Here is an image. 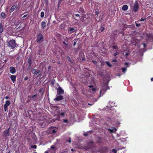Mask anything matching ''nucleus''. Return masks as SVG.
<instances>
[{"label": "nucleus", "mask_w": 153, "mask_h": 153, "mask_svg": "<svg viewBox=\"0 0 153 153\" xmlns=\"http://www.w3.org/2000/svg\"><path fill=\"white\" fill-rule=\"evenodd\" d=\"M10 72L12 74H14L16 72V70L15 68L13 67H10Z\"/></svg>", "instance_id": "nucleus-10"}, {"label": "nucleus", "mask_w": 153, "mask_h": 153, "mask_svg": "<svg viewBox=\"0 0 153 153\" xmlns=\"http://www.w3.org/2000/svg\"><path fill=\"white\" fill-rule=\"evenodd\" d=\"M129 51H127V52H126L125 51H124L123 52V54L124 56H127L129 54Z\"/></svg>", "instance_id": "nucleus-22"}, {"label": "nucleus", "mask_w": 153, "mask_h": 153, "mask_svg": "<svg viewBox=\"0 0 153 153\" xmlns=\"http://www.w3.org/2000/svg\"><path fill=\"white\" fill-rule=\"evenodd\" d=\"M119 54V53L118 52H117V51H116V52L115 53H114L113 54V56H116L117 55H118Z\"/></svg>", "instance_id": "nucleus-29"}, {"label": "nucleus", "mask_w": 153, "mask_h": 153, "mask_svg": "<svg viewBox=\"0 0 153 153\" xmlns=\"http://www.w3.org/2000/svg\"><path fill=\"white\" fill-rule=\"evenodd\" d=\"M45 153H49L47 151H46L45 152Z\"/></svg>", "instance_id": "nucleus-64"}, {"label": "nucleus", "mask_w": 153, "mask_h": 153, "mask_svg": "<svg viewBox=\"0 0 153 153\" xmlns=\"http://www.w3.org/2000/svg\"><path fill=\"white\" fill-rule=\"evenodd\" d=\"M95 13L96 16H98V15L99 13V10L98 9H96L95 10Z\"/></svg>", "instance_id": "nucleus-23"}, {"label": "nucleus", "mask_w": 153, "mask_h": 153, "mask_svg": "<svg viewBox=\"0 0 153 153\" xmlns=\"http://www.w3.org/2000/svg\"><path fill=\"white\" fill-rule=\"evenodd\" d=\"M64 93V91L61 87H60L57 89V95L63 94Z\"/></svg>", "instance_id": "nucleus-6"}, {"label": "nucleus", "mask_w": 153, "mask_h": 153, "mask_svg": "<svg viewBox=\"0 0 153 153\" xmlns=\"http://www.w3.org/2000/svg\"><path fill=\"white\" fill-rule=\"evenodd\" d=\"M67 58L68 59V61L69 62H71V59L70 57L69 56H68L67 57Z\"/></svg>", "instance_id": "nucleus-35"}, {"label": "nucleus", "mask_w": 153, "mask_h": 153, "mask_svg": "<svg viewBox=\"0 0 153 153\" xmlns=\"http://www.w3.org/2000/svg\"><path fill=\"white\" fill-rule=\"evenodd\" d=\"M10 101L7 100L6 101L4 105L8 107L10 105Z\"/></svg>", "instance_id": "nucleus-19"}, {"label": "nucleus", "mask_w": 153, "mask_h": 153, "mask_svg": "<svg viewBox=\"0 0 153 153\" xmlns=\"http://www.w3.org/2000/svg\"><path fill=\"white\" fill-rule=\"evenodd\" d=\"M85 57H83V58H82V61H83V60H85Z\"/></svg>", "instance_id": "nucleus-61"}, {"label": "nucleus", "mask_w": 153, "mask_h": 153, "mask_svg": "<svg viewBox=\"0 0 153 153\" xmlns=\"http://www.w3.org/2000/svg\"><path fill=\"white\" fill-rule=\"evenodd\" d=\"M117 62V60L115 59H113L112 60V62Z\"/></svg>", "instance_id": "nucleus-47"}, {"label": "nucleus", "mask_w": 153, "mask_h": 153, "mask_svg": "<svg viewBox=\"0 0 153 153\" xmlns=\"http://www.w3.org/2000/svg\"><path fill=\"white\" fill-rule=\"evenodd\" d=\"M105 63L106 64L108 65L109 67H111L112 65L110 63V62L108 61H106L105 62Z\"/></svg>", "instance_id": "nucleus-24"}, {"label": "nucleus", "mask_w": 153, "mask_h": 153, "mask_svg": "<svg viewBox=\"0 0 153 153\" xmlns=\"http://www.w3.org/2000/svg\"><path fill=\"white\" fill-rule=\"evenodd\" d=\"M3 31V27L1 23H0V35Z\"/></svg>", "instance_id": "nucleus-17"}, {"label": "nucleus", "mask_w": 153, "mask_h": 153, "mask_svg": "<svg viewBox=\"0 0 153 153\" xmlns=\"http://www.w3.org/2000/svg\"><path fill=\"white\" fill-rule=\"evenodd\" d=\"M36 70L35 69H33V70H32L31 71L32 73L35 75Z\"/></svg>", "instance_id": "nucleus-26"}, {"label": "nucleus", "mask_w": 153, "mask_h": 153, "mask_svg": "<svg viewBox=\"0 0 153 153\" xmlns=\"http://www.w3.org/2000/svg\"><path fill=\"white\" fill-rule=\"evenodd\" d=\"M9 98V97L8 96H6L5 97V99L6 100L8 99Z\"/></svg>", "instance_id": "nucleus-50"}, {"label": "nucleus", "mask_w": 153, "mask_h": 153, "mask_svg": "<svg viewBox=\"0 0 153 153\" xmlns=\"http://www.w3.org/2000/svg\"><path fill=\"white\" fill-rule=\"evenodd\" d=\"M143 45L144 46V47H146V45L145 43H143Z\"/></svg>", "instance_id": "nucleus-59"}, {"label": "nucleus", "mask_w": 153, "mask_h": 153, "mask_svg": "<svg viewBox=\"0 0 153 153\" xmlns=\"http://www.w3.org/2000/svg\"><path fill=\"white\" fill-rule=\"evenodd\" d=\"M59 118H60V117H58V119H56V120H58V121H59Z\"/></svg>", "instance_id": "nucleus-62"}, {"label": "nucleus", "mask_w": 153, "mask_h": 153, "mask_svg": "<svg viewBox=\"0 0 153 153\" xmlns=\"http://www.w3.org/2000/svg\"><path fill=\"white\" fill-rule=\"evenodd\" d=\"M97 142L98 143H100L102 142V138L100 137H97Z\"/></svg>", "instance_id": "nucleus-15"}, {"label": "nucleus", "mask_w": 153, "mask_h": 153, "mask_svg": "<svg viewBox=\"0 0 153 153\" xmlns=\"http://www.w3.org/2000/svg\"><path fill=\"white\" fill-rule=\"evenodd\" d=\"M28 15V14H26V15H24L22 18L23 19H26V17Z\"/></svg>", "instance_id": "nucleus-34"}, {"label": "nucleus", "mask_w": 153, "mask_h": 153, "mask_svg": "<svg viewBox=\"0 0 153 153\" xmlns=\"http://www.w3.org/2000/svg\"><path fill=\"white\" fill-rule=\"evenodd\" d=\"M83 135L84 136H88V134L87 133H84Z\"/></svg>", "instance_id": "nucleus-46"}, {"label": "nucleus", "mask_w": 153, "mask_h": 153, "mask_svg": "<svg viewBox=\"0 0 153 153\" xmlns=\"http://www.w3.org/2000/svg\"><path fill=\"white\" fill-rule=\"evenodd\" d=\"M46 26V23L45 22L43 21L41 23V27L42 29H44Z\"/></svg>", "instance_id": "nucleus-13"}, {"label": "nucleus", "mask_w": 153, "mask_h": 153, "mask_svg": "<svg viewBox=\"0 0 153 153\" xmlns=\"http://www.w3.org/2000/svg\"><path fill=\"white\" fill-rule=\"evenodd\" d=\"M0 16L1 17V18L3 19H4L6 18V14L5 13L2 12L1 13Z\"/></svg>", "instance_id": "nucleus-14"}, {"label": "nucleus", "mask_w": 153, "mask_h": 153, "mask_svg": "<svg viewBox=\"0 0 153 153\" xmlns=\"http://www.w3.org/2000/svg\"><path fill=\"white\" fill-rule=\"evenodd\" d=\"M105 30L104 25L103 24H101L100 27L99 29V32L101 33L102 32Z\"/></svg>", "instance_id": "nucleus-11"}, {"label": "nucleus", "mask_w": 153, "mask_h": 153, "mask_svg": "<svg viewBox=\"0 0 153 153\" xmlns=\"http://www.w3.org/2000/svg\"><path fill=\"white\" fill-rule=\"evenodd\" d=\"M43 90V89L42 88H41L39 90V92L40 93H42V91Z\"/></svg>", "instance_id": "nucleus-49"}, {"label": "nucleus", "mask_w": 153, "mask_h": 153, "mask_svg": "<svg viewBox=\"0 0 153 153\" xmlns=\"http://www.w3.org/2000/svg\"><path fill=\"white\" fill-rule=\"evenodd\" d=\"M108 130L111 132H115L117 129L114 127H112L111 128V129H108Z\"/></svg>", "instance_id": "nucleus-16"}, {"label": "nucleus", "mask_w": 153, "mask_h": 153, "mask_svg": "<svg viewBox=\"0 0 153 153\" xmlns=\"http://www.w3.org/2000/svg\"><path fill=\"white\" fill-rule=\"evenodd\" d=\"M31 147L32 148H33L35 149H36L37 148V146L36 145H33L31 146Z\"/></svg>", "instance_id": "nucleus-37"}, {"label": "nucleus", "mask_w": 153, "mask_h": 153, "mask_svg": "<svg viewBox=\"0 0 153 153\" xmlns=\"http://www.w3.org/2000/svg\"><path fill=\"white\" fill-rule=\"evenodd\" d=\"M88 87H89V88H92L93 87V85H89L88 86Z\"/></svg>", "instance_id": "nucleus-58"}, {"label": "nucleus", "mask_w": 153, "mask_h": 153, "mask_svg": "<svg viewBox=\"0 0 153 153\" xmlns=\"http://www.w3.org/2000/svg\"><path fill=\"white\" fill-rule=\"evenodd\" d=\"M51 83L52 85H54L55 84V80H52L51 81Z\"/></svg>", "instance_id": "nucleus-36"}, {"label": "nucleus", "mask_w": 153, "mask_h": 153, "mask_svg": "<svg viewBox=\"0 0 153 153\" xmlns=\"http://www.w3.org/2000/svg\"><path fill=\"white\" fill-rule=\"evenodd\" d=\"M120 33L121 34L123 35H124V32L123 31L121 32Z\"/></svg>", "instance_id": "nucleus-56"}, {"label": "nucleus", "mask_w": 153, "mask_h": 153, "mask_svg": "<svg viewBox=\"0 0 153 153\" xmlns=\"http://www.w3.org/2000/svg\"><path fill=\"white\" fill-rule=\"evenodd\" d=\"M75 30L74 27H69L68 30V33L71 34L75 32Z\"/></svg>", "instance_id": "nucleus-9"}, {"label": "nucleus", "mask_w": 153, "mask_h": 153, "mask_svg": "<svg viewBox=\"0 0 153 153\" xmlns=\"http://www.w3.org/2000/svg\"><path fill=\"white\" fill-rule=\"evenodd\" d=\"M51 147L52 149H55V147L54 146H51Z\"/></svg>", "instance_id": "nucleus-54"}, {"label": "nucleus", "mask_w": 153, "mask_h": 153, "mask_svg": "<svg viewBox=\"0 0 153 153\" xmlns=\"http://www.w3.org/2000/svg\"><path fill=\"white\" fill-rule=\"evenodd\" d=\"M76 39H74V40L73 45H74V46H75V45H76Z\"/></svg>", "instance_id": "nucleus-40"}, {"label": "nucleus", "mask_w": 153, "mask_h": 153, "mask_svg": "<svg viewBox=\"0 0 153 153\" xmlns=\"http://www.w3.org/2000/svg\"><path fill=\"white\" fill-rule=\"evenodd\" d=\"M30 102V100L28 99V100H27V101L26 102V103H29V102Z\"/></svg>", "instance_id": "nucleus-52"}, {"label": "nucleus", "mask_w": 153, "mask_h": 153, "mask_svg": "<svg viewBox=\"0 0 153 153\" xmlns=\"http://www.w3.org/2000/svg\"><path fill=\"white\" fill-rule=\"evenodd\" d=\"M112 48L113 49H118V47L117 46L114 45L113 46Z\"/></svg>", "instance_id": "nucleus-33"}, {"label": "nucleus", "mask_w": 153, "mask_h": 153, "mask_svg": "<svg viewBox=\"0 0 153 153\" xmlns=\"http://www.w3.org/2000/svg\"><path fill=\"white\" fill-rule=\"evenodd\" d=\"M135 23H136V26L137 27H139L140 25V24H139V23L137 24V23H136V22H135Z\"/></svg>", "instance_id": "nucleus-43"}, {"label": "nucleus", "mask_w": 153, "mask_h": 153, "mask_svg": "<svg viewBox=\"0 0 153 153\" xmlns=\"http://www.w3.org/2000/svg\"><path fill=\"white\" fill-rule=\"evenodd\" d=\"M10 128L7 129H5L3 133V135L4 137H8L10 136L9 132Z\"/></svg>", "instance_id": "nucleus-4"}, {"label": "nucleus", "mask_w": 153, "mask_h": 153, "mask_svg": "<svg viewBox=\"0 0 153 153\" xmlns=\"http://www.w3.org/2000/svg\"><path fill=\"white\" fill-rule=\"evenodd\" d=\"M94 142L93 141H91L88 142V145L89 146H92L94 145Z\"/></svg>", "instance_id": "nucleus-21"}, {"label": "nucleus", "mask_w": 153, "mask_h": 153, "mask_svg": "<svg viewBox=\"0 0 153 153\" xmlns=\"http://www.w3.org/2000/svg\"><path fill=\"white\" fill-rule=\"evenodd\" d=\"M56 132V131L55 130H53L52 131V133H55Z\"/></svg>", "instance_id": "nucleus-48"}, {"label": "nucleus", "mask_w": 153, "mask_h": 153, "mask_svg": "<svg viewBox=\"0 0 153 153\" xmlns=\"http://www.w3.org/2000/svg\"><path fill=\"white\" fill-rule=\"evenodd\" d=\"M71 138H70L69 140H68V142H69L70 143L71 142Z\"/></svg>", "instance_id": "nucleus-57"}, {"label": "nucleus", "mask_w": 153, "mask_h": 153, "mask_svg": "<svg viewBox=\"0 0 153 153\" xmlns=\"http://www.w3.org/2000/svg\"><path fill=\"white\" fill-rule=\"evenodd\" d=\"M122 71L124 73L126 71V68H122Z\"/></svg>", "instance_id": "nucleus-30"}, {"label": "nucleus", "mask_w": 153, "mask_h": 153, "mask_svg": "<svg viewBox=\"0 0 153 153\" xmlns=\"http://www.w3.org/2000/svg\"><path fill=\"white\" fill-rule=\"evenodd\" d=\"M40 72V71L39 70H37L36 71L35 75H37V74H39Z\"/></svg>", "instance_id": "nucleus-27"}, {"label": "nucleus", "mask_w": 153, "mask_h": 153, "mask_svg": "<svg viewBox=\"0 0 153 153\" xmlns=\"http://www.w3.org/2000/svg\"><path fill=\"white\" fill-rule=\"evenodd\" d=\"M28 79V77L27 76H26L24 78V80L25 81H26Z\"/></svg>", "instance_id": "nucleus-45"}, {"label": "nucleus", "mask_w": 153, "mask_h": 153, "mask_svg": "<svg viewBox=\"0 0 153 153\" xmlns=\"http://www.w3.org/2000/svg\"><path fill=\"white\" fill-rule=\"evenodd\" d=\"M107 90L106 87H102V89L100 91V96H102Z\"/></svg>", "instance_id": "nucleus-5"}, {"label": "nucleus", "mask_w": 153, "mask_h": 153, "mask_svg": "<svg viewBox=\"0 0 153 153\" xmlns=\"http://www.w3.org/2000/svg\"><path fill=\"white\" fill-rule=\"evenodd\" d=\"M63 99V96L62 95H59L58 96H57L56 95V98L54 99V100L55 101H59L61 100H62Z\"/></svg>", "instance_id": "nucleus-7"}, {"label": "nucleus", "mask_w": 153, "mask_h": 153, "mask_svg": "<svg viewBox=\"0 0 153 153\" xmlns=\"http://www.w3.org/2000/svg\"><path fill=\"white\" fill-rule=\"evenodd\" d=\"M43 38V36L41 33H39L37 36L36 41L37 42H39L42 41V39Z\"/></svg>", "instance_id": "nucleus-3"}, {"label": "nucleus", "mask_w": 153, "mask_h": 153, "mask_svg": "<svg viewBox=\"0 0 153 153\" xmlns=\"http://www.w3.org/2000/svg\"><path fill=\"white\" fill-rule=\"evenodd\" d=\"M92 62L95 64H97V62L95 60H93Z\"/></svg>", "instance_id": "nucleus-39"}, {"label": "nucleus", "mask_w": 153, "mask_h": 153, "mask_svg": "<svg viewBox=\"0 0 153 153\" xmlns=\"http://www.w3.org/2000/svg\"><path fill=\"white\" fill-rule=\"evenodd\" d=\"M151 80L152 81H153V77L151 79Z\"/></svg>", "instance_id": "nucleus-63"}, {"label": "nucleus", "mask_w": 153, "mask_h": 153, "mask_svg": "<svg viewBox=\"0 0 153 153\" xmlns=\"http://www.w3.org/2000/svg\"><path fill=\"white\" fill-rule=\"evenodd\" d=\"M79 11H81V12L83 13L84 12V10L81 7L80 8Z\"/></svg>", "instance_id": "nucleus-32"}, {"label": "nucleus", "mask_w": 153, "mask_h": 153, "mask_svg": "<svg viewBox=\"0 0 153 153\" xmlns=\"http://www.w3.org/2000/svg\"><path fill=\"white\" fill-rule=\"evenodd\" d=\"M36 94H34V95H32L31 97H30V98H31L32 99L33 98L36 97Z\"/></svg>", "instance_id": "nucleus-42"}, {"label": "nucleus", "mask_w": 153, "mask_h": 153, "mask_svg": "<svg viewBox=\"0 0 153 153\" xmlns=\"http://www.w3.org/2000/svg\"><path fill=\"white\" fill-rule=\"evenodd\" d=\"M44 15H45V13H44V12H41V15H40L41 17L42 18H43V17H44Z\"/></svg>", "instance_id": "nucleus-28"}, {"label": "nucleus", "mask_w": 153, "mask_h": 153, "mask_svg": "<svg viewBox=\"0 0 153 153\" xmlns=\"http://www.w3.org/2000/svg\"><path fill=\"white\" fill-rule=\"evenodd\" d=\"M16 75H11L10 78L13 83H15L16 81Z\"/></svg>", "instance_id": "nucleus-8"}, {"label": "nucleus", "mask_w": 153, "mask_h": 153, "mask_svg": "<svg viewBox=\"0 0 153 153\" xmlns=\"http://www.w3.org/2000/svg\"><path fill=\"white\" fill-rule=\"evenodd\" d=\"M63 122L64 123H68V120L67 119H63Z\"/></svg>", "instance_id": "nucleus-38"}, {"label": "nucleus", "mask_w": 153, "mask_h": 153, "mask_svg": "<svg viewBox=\"0 0 153 153\" xmlns=\"http://www.w3.org/2000/svg\"><path fill=\"white\" fill-rule=\"evenodd\" d=\"M112 152H117V150H116V149H113L112 150Z\"/></svg>", "instance_id": "nucleus-51"}, {"label": "nucleus", "mask_w": 153, "mask_h": 153, "mask_svg": "<svg viewBox=\"0 0 153 153\" xmlns=\"http://www.w3.org/2000/svg\"><path fill=\"white\" fill-rule=\"evenodd\" d=\"M4 108L5 111H6L7 110V107L4 105Z\"/></svg>", "instance_id": "nucleus-31"}, {"label": "nucleus", "mask_w": 153, "mask_h": 153, "mask_svg": "<svg viewBox=\"0 0 153 153\" xmlns=\"http://www.w3.org/2000/svg\"><path fill=\"white\" fill-rule=\"evenodd\" d=\"M146 19H145H145L141 18L140 20V21H144Z\"/></svg>", "instance_id": "nucleus-44"}, {"label": "nucleus", "mask_w": 153, "mask_h": 153, "mask_svg": "<svg viewBox=\"0 0 153 153\" xmlns=\"http://www.w3.org/2000/svg\"><path fill=\"white\" fill-rule=\"evenodd\" d=\"M75 16L77 17H79V15L78 14H75Z\"/></svg>", "instance_id": "nucleus-55"}, {"label": "nucleus", "mask_w": 153, "mask_h": 153, "mask_svg": "<svg viewBox=\"0 0 153 153\" xmlns=\"http://www.w3.org/2000/svg\"><path fill=\"white\" fill-rule=\"evenodd\" d=\"M63 43L66 45H67V44L66 43V42H65V41H64L63 42Z\"/></svg>", "instance_id": "nucleus-60"}, {"label": "nucleus", "mask_w": 153, "mask_h": 153, "mask_svg": "<svg viewBox=\"0 0 153 153\" xmlns=\"http://www.w3.org/2000/svg\"><path fill=\"white\" fill-rule=\"evenodd\" d=\"M27 63L28 65H31L32 64V59L31 58H29L27 59Z\"/></svg>", "instance_id": "nucleus-20"}, {"label": "nucleus", "mask_w": 153, "mask_h": 153, "mask_svg": "<svg viewBox=\"0 0 153 153\" xmlns=\"http://www.w3.org/2000/svg\"><path fill=\"white\" fill-rule=\"evenodd\" d=\"M65 113L64 112H62L60 113V115L62 116H65Z\"/></svg>", "instance_id": "nucleus-41"}, {"label": "nucleus", "mask_w": 153, "mask_h": 153, "mask_svg": "<svg viewBox=\"0 0 153 153\" xmlns=\"http://www.w3.org/2000/svg\"><path fill=\"white\" fill-rule=\"evenodd\" d=\"M91 90L92 91H95L96 90V89L94 88H92Z\"/></svg>", "instance_id": "nucleus-53"}, {"label": "nucleus", "mask_w": 153, "mask_h": 153, "mask_svg": "<svg viewBox=\"0 0 153 153\" xmlns=\"http://www.w3.org/2000/svg\"><path fill=\"white\" fill-rule=\"evenodd\" d=\"M16 8L17 6L16 5H14L12 6L10 10V13H11L13 12Z\"/></svg>", "instance_id": "nucleus-12"}, {"label": "nucleus", "mask_w": 153, "mask_h": 153, "mask_svg": "<svg viewBox=\"0 0 153 153\" xmlns=\"http://www.w3.org/2000/svg\"><path fill=\"white\" fill-rule=\"evenodd\" d=\"M128 6L127 5H124L122 7V9L123 11H126L128 9Z\"/></svg>", "instance_id": "nucleus-18"}, {"label": "nucleus", "mask_w": 153, "mask_h": 153, "mask_svg": "<svg viewBox=\"0 0 153 153\" xmlns=\"http://www.w3.org/2000/svg\"><path fill=\"white\" fill-rule=\"evenodd\" d=\"M31 65H28V67L27 68V71H29L31 69Z\"/></svg>", "instance_id": "nucleus-25"}, {"label": "nucleus", "mask_w": 153, "mask_h": 153, "mask_svg": "<svg viewBox=\"0 0 153 153\" xmlns=\"http://www.w3.org/2000/svg\"><path fill=\"white\" fill-rule=\"evenodd\" d=\"M7 46L11 49H13L16 47V41L14 39L10 40L7 43Z\"/></svg>", "instance_id": "nucleus-1"}, {"label": "nucleus", "mask_w": 153, "mask_h": 153, "mask_svg": "<svg viewBox=\"0 0 153 153\" xmlns=\"http://www.w3.org/2000/svg\"><path fill=\"white\" fill-rule=\"evenodd\" d=\"M139 8L138 4L137 2L136 1L134 3V6L133 7V11L134 12H136L138 11Z\"/></svg>", "instance_id": "nucleus-2"}]
</instances>
